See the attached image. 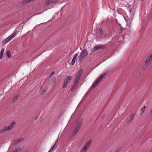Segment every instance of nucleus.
<instances>
[{
  "label": "nucleus",
  "instance_id": "nucleus-1",
  "mask_svg": "<svg viewBox=\"0 0 152 152\" xmlns=\"http://www.w3.org/2000/svg\"><path fill=\"white\" fill-rule=\"evenodd\" d=\"M106 74V73H104L101 74L91 86L90 89H91L94 88L99 84L103 78L105 76Z\"/></svg>",
  "mask_w": 152,
  "mask_h": 152
},
{
  "label": "nucleus",
  "instance_id": "nucleus-2",
  "mask_svg": "<svg viewBox=\"0 0 152 152\" xmlns=\"http://www.w3.org/2000/svg\"><path fill=\"white\" fill-rule=\"evenodd\" d=\"M82 123V121L81 120H80L77 122V124L72 132V135H75L77 133L81 127Z\"/></svg>",
  "mask_w": 152,
  "mask_h": 152
},
{
  "label": "nucleus",
  "instance_id": "nucleus-3",
  "mask_svg": "<svg viewBox=\"0 0 152 152\" xmlns=\"http://www.w3.org/2000/svg\"><path fill=\"white\" fill-rule=\"evenodd\" d=\"M88 55V52L86 49H83L79 55V61L81 62Z\"/></svg>",
  "mask_w": 152,
  "mask_h": 152
},
{
  "label": "nucleus",
  "instance_id": "nucleus-4",
  "mask_svg": "<svg viewBox=\"0 0 152 152\" xmlns=\"http://www.w3.org/2000/svg\"><path fill=\"white\" fill-rule=\"evenodd\" d=\"M16 32H14L13 34L7 38L4 41L2 42L4 44H5L9 41L11 40L16 35Z\"/></svg>",
  "mask_w": 152,
  "mask_h": 152
},
{
  "label": "nucleus",
  "instance_id": "nucleus-5",
  "mask_svg": "<svg viewBox=\"0 0 152 152\" xmlns=\"http://www.w3.org/2000/svg\"><path fill=\"white\" fill-rule=\"evenodd\" d=\"M83 72V70L82 69H80L79 70L75 77L74 82L77 83L78 81L80 80Z\"/></svg>",
  "mask_w": 152,
  "mask_h": 152
},
{
  "label": "nucleus",
  "instance_id": "nucleus-6",
  "mask_svg": "<svg viewBox=\"0 0 152 152\" xmlns=\"http://www.w3.org/2000/svg\"><path fill=\"white\" fill-rule=\"evenodd\" d=\"M72 78V77L69 76H68L66 77L64 82V84L63 86V88H66L68 84L70 83L71 78Z\"/></svg>",
  "mask_w": 152,
  "mask_h": 152
},
{
  "label": "nucleus",
  "instance_id": "nucleus-7",
  "mask_svg": "<svg viewBox=\"0 0 152 152\" xmlns=\"http://www.w3.org/2000/svg\"><path fill=\"white\" fill-rule=\"evenodd\" d=\"M105 47V45H97L95 46L93 49L92 52H94L96 50H99V49H104Z\"/></svg>",
  "mask_w": 152,
  "mask_h": 152
},
{
  "label": "nucleus",
  "instance_id": "nucleus-8",
  "mask_svg": "<svg viewBox=\"0 0 152 152\" xmlns=\"http://www.w3.org/2000/svg\"><path fill=\"white\" fill-rule=\"evenodd\" d=\"M15 124V122L13 121L9 124L8 126H5V127L7 131H9L12 129L13 127Z\"/></svg>",
  "mask_w": 152,
  "mask_h": 152
},
{
  "label": "nucleus",
  "instance_id": "nucleus-9",
  "mask_svg": "<svg viewBox=\"0 0 152 152\" xmlns=\"http://www.w3.org/2000/svg\"><path fill=\"white\" fill-rule=\"evenodd\" d=\"M152 61V58L148 56L145 62V64L149 65Z\"/></svg>",
  "mask_w": 152,
  "mask_h": 152
},
{
  "label": "nucleus",
  "instance_id": "nucleus-10",
  "mask_svg": "<svg viewBox=\"0 0 152 152\" xmlns=\"http://www.w3.org/2000/svg\"><path fill=\"white\" fill-rule=\"evenodd\" d=\"M56 77H52L51 78L50 84L52 86L54 85V83L56 81Z\"/></svg>",
  "mask_w": 152,
  "mask_h": 152
},
{
  "label": "nucleus",
  "instance_id": "nucleus-11",
  "mask_svg": "<svg viewBox=\"0 0 152 152\" xmlns=\"http://www.w3.org/2000/svg\"><path fill=\"white\" fill-rule=\"evenodd\" d=\"M92 141L91 140H90L85 144L83 148L87 150L89 148L90 145L91 144Z\"/></svg>",
  "mask_w": 152,
  "mask_h": 152
},
{
  "label": "nucleus",
  "instance_id": "nucleus-12",
  "mask_svg": "<svg viewBox=\"0 0 152 152\" xmlns=\"http://www.w3.org/2000/svg\"><path fill=\"white\" fill-rule=\"evenodd\" d=\"M77 83H76V82H74V83L73 84V85H72V88L70 89V91L71 92H72L73 91L75 87L76 86H77Z\"/></svg>",
  "mask_w": 152,
  "mask_h": 152
},
{
  "label": "nucleus",
  "instance_id": "nucleus-13",
  "mask_svg": "<svg viewBox=\"0 0 152 152\" xmlns=\"http://www.w3.org/2000/svg\"><path fill=\"white\" fill-rule=\"evenodd\" d=\"M134 114H132L130 117V119L128 121V123H130L131 121H133L134 119Z\"/></svg>",
  "mask_w": 152,
  "mask_h": 152
},
{
  "label": "nucleus",
  "instance_id": "nucleus-14",
  "mask_svg": "<svg viewBox=\"0 0 152 152\" xmlns=\"http://www.w3.org/2000/svg\"><path fill=\"white\" fill-rule=\"evenodd\" d=\"M18 98V95L15 96L12 99V103L15 102L17 101Z\"/></svg>",
  "mask_w": 152,
  "mask_h": 152
},
{
  "label": "nucleus",
  "instance_id": "nucleus-15",
  "mask_svg": "<svg viewBox=\"0 0 152 152\" xmlns=\"http://www.w3.org/2000/svg\"><path fill=\"white\" fill-rule=\"evenodd\" d=\"M19 142V140H16L14 141L11 144L10 146H14L16 144H18Z\"/></svg>",
  "mask_w": 152,
  "mask_h": 152
},
{
  "label": "nucleus",
  "instance_id": "nucleus-16",
  "mask_svg": "<svg viewBox=\"0 0 152 152\" xmlns=\"http://www.w3.org/2000/svg\"><path fill=\"white\" fill-rule=\"evenodd\" d=\"M7 131L5 127H4L3 129L0 130V135L1 134L4 133Z\"/></svg>",
  "mask_w": 152,
  "mask_h": 152
},
{
  "label": "nucleus",
  "instance_id": "nucleus-17",
  "mask_svg": "<svg viewBox=\"0 0 152 152\" xmlns=\"http://www.w3.org/2000/svg\"><path fill=\"white\" fill-rule=\"evenodd\" d=\"M98 32L99 35H102L103 33V31L101 28H99Z\"/></svg>",
  "mask_w": 152,
  "mask_h": 152
},
{
  "label": "nucleus",
  "instance_id": "nucleus-18",
  "mask_svg": "<svg viewBox=\"0 0 152 152\" xmlns=\"http://www.w3.org/2000/svg\"><path fill=\"white\" fill-rule=\"evenodd\" d=\"M56 147V143L53 145V146L51 147L50 149V150L48 152H52L53 149L55 148Z\"/></svg>",
  "mask_w": 152,
  "mask_h": 152
},
{
  "label": "nucleus",
  "instance_id": "nucleus-19",
  "mask_svg": "<svg viewBox=\"0 0 152 152\" xmlns=\"http://www.w3.org/2000/svg\"><path fill=\"white\" fill-rule=\"evenodd\" d=\"M7 56H8L9 58L11 56L10 53V51H7L6 54Z\"/></svg>",
  "mask_w": 152,
  "mask_h": 152
},
{
  "label": "nucleus",
  "instance_id": "nucleus-20",
  "mask_svg": "<svg viewBox=\"0 0 152 152\" xmlns=\"http://www.w3.org/2000/svg\"><path fill=\"white\" fill-rule=\"evenodd\" d=\"M145 106H144L141 109V113H142L144 112L145 110Z\"/></svg>",
  "mask_w": 152,
  "mask_h": 152
},
{
  "label": "nucleus",
  "instance_id": "nucleus-21",
  "mask_svg": "<svg viewBox=\"0 0 152 152\" xmlns=\"http://www.w3.org/2000/svg\"><path fill=\"white\" fill-rule=\"evenodd\" d=\"M87 150L85 149L84 148H83L81 150L80 152H86Z\"/></svg>",
  "mask_w": 152,
  "mask_h": 152
},
{
  "label": "nucleus",
  "instance_id": "nucleus-22",
  "mask_svg": "<svg viewBox=\"0 0 152 152\" xmlns=\"http://www.w3.org/2000/svg\"><path fill=\"white\" fill-rule=\"evenodd\" d=\"M75 59L73 58L71 62V64L72 65H73L75 64Z\"/></svg>",
  "mask_w": 152,
  "mask_h": 152
},
{
  "label": "nucleus",
  "instance_id": "nucleus-23",
  "mask_svg": "<svg viewBox=\"0 0 152 152\" xmlns=\"http://www.w3.org/2000/svg\"><path fill=\"white\" fill-rule=\"evenodd\" d=\"M78 53L76 54L74 56V57L73 58V59H77V57L78 56Z\"/></svg>",
  "mask_w": 152,
  "mask_h": 152
},
{
  "label": "nucleus",
  "instance_id": "nucleus-24",
  "mask_svg": "<svg viewBox=\"0 0 152 152\" xmlns=\"http://www.w3.org/2000/svg\"><path fill=\"white\" fill-rule=\"evenodd\" d=\"M3 53H2V52H0V59L2 58Z\"/></svg>",
  "mask_w": 152,
  "mask_h": 152
},
{
  "label": "nucleus",
  "instance_id": "nucleus-25",
  "mask_svg": "<svg viewBox=\"0 0 152 152\" xmlns=\"http://www.w3.org/2000/svg\"><path fill=\"white\" fill-rule=\"evenodd\" d=\"M19 152V150L18 149H17L16 150L12 152Z\"/></svg>",
  "mask_w": 152,
  "mask_h": 152
},
{
  "label": "nucleus",
  "instance_id": "nucleus-26",
  "mask_svg": "<svg viewBox=\"0 0 152 152\" xmlns=\"http://www.w3.org/2000/svg\"><path fill=\"white\" fill-rule=\"evenodd\" d=\"M24 139V138H20V142L23 140Z\"/></svg>",
  "mask_w": 152,
  "mask_h": 152
},
{
  "label": "nucleus",
  "instance_id": "nucleus-27",
  "mask_svg": "<svg viewBox=\"0 0 152 152\" xmlns=\"http://www.w3.org/2000/svg\"><path fill=\"white\" fill-rule=\"evenodd\" d=\"M4 48L2 49L0 52H2V53H3L4 51Z\"/></svg>",
  "mask_w": 152,
  "mask_h": 152
},
{
  "label": "nucleus",
  "instance_id": "nucleus-28",
  "mask_svg": "<svg viewBox=\"0 0 152 152\" xmlns=\"http://www.w3.org/2000/svg\"><path fill=\"white\" fill-rule=\"evenodd\" d=\"M55 3V1H50L49 2H48L49 3Z\"/></svg>",
  "mask_w": 152,
  "mask_h": 152
},
{
  "label": "nucleus",
  "instance_id": "nucleus-29",
  "mask_svg": "<svg viewBox=\"0 0 152 152\" xmlns=\"http://www.w3.org/2000/svg\"><path fill=\"white\" fill-rule=\"evenodd\" d=\"M54 74V72H52V73H51V75H50V77L53 74Z\"/></svg>",
  "mask_w": 152,
  "mask_h": 152
},
{
  "label": "nucleus",
  "instance_id": "nucleus-30",
  "mask_svg": "<svg viewBox=\"0 0 152 152\" xmlns=\"http://www.w3.org/2000/svg\"><path fill=\"white\" fill-rule=\"evenodd\" d=\"M23 23H21L20 24V26L21 27V26H22V25L23 24Z\"/></svg>",
  "mask_w": 152,
  "mask_h": 152
},
{
  "label": "nucleus",
  "instance_id": "nucleus-31",
  "mask_svg": "<svg viewBox=\"0 0 152 152\" xmlns=\"http://www.w3.org/2000/svg\"><path fill=\"white\" fill-rule=\"evenodd\" d=\"M150 113L151 115H152V109L151 110V111Z\"/></svg>",
  "mask_w": 152,
  "mask_h": 152
},
{
  "label": "nucleus",
  "instance_id": "nucleus-32",
  "mask_svg": "<svg viewBox=\"0 0 152 152\" xmlns=\"http://www.w3.org/2000/svg\"><path fill=\"white\" fill-rule=\"evenodd\" d=\"M27 21H28V20H25L23 22H25H25L24 23H25L26 22H27Z\"/></svg>",
  "mask_w": 152,
  "mask_h": 152
},
{
  "label": "nucleus",
  "instance_id": "nucleus-33",
  "mask_svg": "<svg viewBox=\"0 0 152 152\" xmlns=\"http://www.w3.org/2000/svg\"><path fill=\"white\" fill-rule=\"evenodd\" d=\"M125 36L124 37V36H123V39H124V37H125Z\"/></svg>",
  "mask_w": 152,
  "mask_h": 152
},
{
  "label": "nucleus",
  "instance_id": "nucleus-34",
  "mask_svg": "<svg viewBox=\"0 0 152 152\" xmlns=\"http://www.w3.org/2000/svg\"><path fill=\"white\" fill-rule=\"evenodd\" d=\"M46 5H48V4L47 3H46Z\"/></svg>",
  "mask_w": 152,
  "mask_h": 152
}]
</instances>
